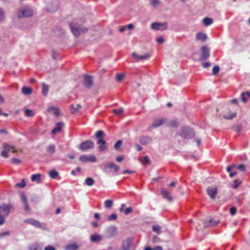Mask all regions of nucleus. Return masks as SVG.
I'll list each match as a JSON object with an SVG mask.
<instances>
[{"label": "nucleus", "instance_id": "obj_1", "mask_svg": "<svg viewBox=\"0 0 250 250\" xmlns=\"http://www.w3.org/2000/svg\"><path fill=\"white\" fill-rule=\"evenodd\" d=\"M105 134L102 130H98L95 134V137L97 138V144L99 145V149L101 151H104L106 148V142L103 139Z\"/></svg>", "mask_w": 250, "mask_h": 250}, {"label": "nucleus", "instance_id": "obj_2", "mask_svg": "<svg viewBox=\"0 0 250 250\" xmlns=\"http://www.w3.org/2000/svg\"><path fill=\"white\" fill-rule=\"evenodd\" d=\"M201 139L199 137H194L188 140V145L191 151L196 152L201 145Z\"/></svg>", "mask_w": 250, "mask_h": 250}, {"label": "nucleus", "instance_id": "obj_3", "mask_svg": "<svg viewBox=\"0 0 250 250\" xmlns=\"http://www.w3.org/2000/svg\"><path fill=\"white\" fill-rule=\"evenodd\" d=\"M12 151L13 153H17V150L15 147L7 143L3 144V150L1 152V156L4 158H7L9 157L8 151Z\"/></svg>", "mask_w": 250, "mask_h": 250}, {"label": "nucleus", "instance_id": "obj_4", "mask_svg": "<svg viewBox=\"0 0 250 250\" xmlns=\"http://www.w3.org/2000/svg\"><path fill=\"white\" fill-rule=\"evenodd\" d=\"M33 15L32 9L28 6H24L20 9L17 12V16L19 19L24 17H29Z\"/></svg>", "mask_w": 250, "mask_h": 250}, {"label": "nucleus", "instance_id": "obj_5", "mask_svg": "<svg viewBox=\"0 0 250 250\" xmlns=\"http://www.w3.org/2000/svg\"><path fill=\"white\" fill-rule=\"evenodd\" d=\"M94 147V143L92 141L88 140L82 142L79 149L83 151H87L89 149H93Z\"/></svg>", "mask_w": 250, "mask_h": 250}, {"label": "nucleus", "instance_id": "obj_6", "mask_svg": "<svg viewBox=\"0 0 250 250\" xmlns=\"http://www.w3.org/2000/svg\"><path fill=\"white\" fill-rule=\"evenodd\" d=\"M70 28L75 37H78L81 32H86L88 29L86 28H80L79 27H76L72 23L70 24Z\"/></svg>", "mask_w": 250, "mask_h": 250}, {"label": "nucleus", "instance_id": "obj_7", "mask_svg": "<svg viewBox=\"0 0 250 250\" xmlns=\"http://www.w3.org/2000/svg\"><path fill=\"white\" fill-rule=\"evenodd\" d=\"M201 55L200 56L201 61L206 60L210 56L209 50L206 46H204L201 48Z\"/></svg>", "mask_w": 250, "mask_h": 250}, {"label": "nucleus", "instance_id": "obj_8", "mask_svg": "<svg viewBox=\"0 0 250 250\" xmlns=\"http://www.w3.org/2000/svg\"><path fill=\"white\" fill-rule=\"evenodd\" d=\"M79 160L83 163H86L88 162H95L96 161V158L95 156L92 155H83L80 157Z\"/></svg>", "mask_w": 250, "mask_h": 250}, {"label": "nucleus", "instance_id": "obj_9", "mask_svg": "<svg viewBox=\"0 0 250 250\" xmlns=\"http://www.w3.org/2000/svg\"><path fill=\"white\" fill-rule=\"evenodd\" d=\"M151 28L154 30H163L167 28V25L166 23L153 22L151 24Z\"/></svg>", "mask_w": 250, "mask_h": 250}, {"label": "nucleus", "instance_id": "obj_10", "mask_svg": "<svg viewBox=\"0 0 250 250\" xmlns=\"http://www.w3.org/2000/svg\"><path fill=\"white\" fill-rule=\"evenodd\" d=\"M207 192L208 195L212 199H215L217 193V189L216 186H211L208 188Z\"/></svg>", "mask_w": 250, "mask_h": 250}, {"label": "nucleus", "instance_id": "obj_11", "mask_svg": "<svg viewBox=\"0 0 250 250\" xmlns=\"http://www.w3.org/2000/svg\"><path fill=\"white\" fill-rule=\"evenodd\" d=\"M83 85L85 87L88 88H91L93 85L92 77L89 75H84Z\"/></svg>", "mask_w": 250, "mask_h": 250}, {"label": "nucleus", "instance_id": "obj_12", "mask_svg": "<svg viewBox=\"0 0 250 250\" xmlns=\"http://www.w3.org/2000/svg\"><path fill=\"white\" fill-rule=\"evenodd\" d=\"M167 119L165 118H157L154 121L152 125V126L154 127H157L164 124Z\"/></svg>", "mask_w": 250, "mask_h": 250}, {"label": "nucleus", "instance_id": "obj_13", "mask_svg": "<svg viewBox=\"0 0 250 250\" xmlns=\"http://www.w3.org/2000/svg\"><path fill=\"white\" fill-rule=\"evenodd\" d=\"M20 197L22 200V202L24 205V209L27 212H29L30 211V208L27 203V200L26 198L25 194L23 193H21L20 194Z\"/></svg>", "mask_w": 250, "mask_h": 250}, {"label": "nucleus", "instance_id": "obj_14", "mask_svg": "<svg viewBox=\"0 0 250 250\" xmlns=\"http://www.w3.org/2000/svg\"><path fill=\"white\" fill-rule=\"evenodd\" d=\"M24 222L26 223H29L37 228H42V225L38 221L33 219H29L25 220Z\"/></svg>", "mask_w": 250, "mask_h": 250}, {"label": "nucleus", "instance_id": "obj_15", "mask_svg": "<svg viewBox=\"0 0 250 250\" xmlns=\"http://www.w3.org/2000/svg\"><path fill=\"white\" fill-rule=\"evenodd\" d=\"M207 38V35L202 32H198L196 35V39L198 41L204 42Z\"/></svg>", "mask_w": 250, "mask_h": 250}, {"label": "nucleus", "instance_id": "obj_16", "mask_svg": "<svg viewBox=\"0 0 250 250\" xmlns=\"http://www.w3.org/2000/svg\"><path fill=\"white\" fill-rule=\"evenodd\" d=\"M152 139L147 136H142L139 139V142L143 145H147L151 143Z\"/></svg>", "mask_w": 250, "mask_h": 250}, {"label": "nucleus", "instance_id": "obj_17", "mask_svg": "<svg viewBox=\"0 0 250 250\" xmlns=\"http://www.w3.org/2000/svg\"><path fill=\"white\" fill-rule=\"evenodd\" d=\"M63 125L62 122L57 123L56 124L55 127L52 129V133L54 134L57 132H60L62 130Z\"/></svg>", "mask_w": 250, "mask_h": 250}, {"label": "nucleus", "instance_id": "obj_18", "mask_svg": "<svg viewBox=\"0 0 250 250\" xmlns=\"http://www.w3.org/2000/svg\"><path fill=\"white\" fill-rule=\"evenodd\" d=\"M161 193L163 196V197L168 201H171L172 200V198L169 194V193L164 188L161 189Z\"/></svg>", "mask_w": 250, "mask_h": 250}, {"label": "nucleus", "instance_id": "obj_19", "mask_svg": "<svg viewBox=\"0 0 250 250\" xmlns=\"http://www.w3.org/2000/svg\"><path fill=\"white\" fill-rule=\"evenodd\" d=\"M10 209V206L8 205L3 204L1 206H0V211L5 213L6 215H8L9 213Z\"/></svg>", "mask_w": 250, "mask_h": 250}, {"label": "nucleus", "instance_id": "obj_20", "mask_svg": "<svg viewBox=\"0 0 250 250\" xmlns=\"http://www.w3.org/2000/svg\"><path fill=\"white\" fill-rule=\"evenodd\" d=\"M117 232V229L115 227H111L108 230V237H111L115 235Z\"/></svg>", "mask_w": 250, "mask_h": 250}, {"label": "nucleus", "instance_id": "obj_21", "mask_svg": "<svg viewBox=\"0 0 250 250\" xmlns=\"http://www.w3.org/2000/svg\"><path fill=\"white\" fill-rule=\"evenodd\" d=\"M105 167L108 168L113 169L114 171L117 172L119 169V167L113 163L106 164Z\"/></svg>", "mask_w": 250, "mask_h": 250}, {"label": "nucleus", "instance_id": "obj_22", "mask_svg": "<svg viewBox=\"0 0 250 250\" xmlns=\"http://www.w3.org/2000/svg\"><path fill=\"white\" fill-rule=\"evenodd\" d=\"M219 221H216L214 222H212V219H210L208 221H205L203 223V226L204 227H207L208 226H215L218 224Z\"/></svg>", "mask_w": 250, "mask_h": 250}, {"label": "nucleus", "instance_id": "obj_23", "mask_svg": "<svg viewBox=\"0 0 250 250\" xmlns=\"http://www.w3.org/2000/svg\"><path fill=\"white\" fill-rule=\"evenodd\" d=\"M21 92L25 95H29L32 93V89L30 87L23 86L21 89Z\"/></svg>", "mask_w": 250, "mask_h": 250}, {"label": "nucleus", "instance_id": "obj_24", "mask_svg": "<svg viewBox=\"0 0 250 250\" xmlns=\"http://www.w3.org/2000/svg\"><path fill=\"white\" fill-rule=\"evenodd\" d=\"M130 245L131 244L130 240H125L124 241L122 244L123 250H129L130 249Z\"/></svg>", "mask_w": 250, "mask_h": 250}, {"label": "nucleus", "instance_id": "obj_25", "mask_svg": "<svg viewBox=\"0 0 250 250\" xmlns=\"http://www.w3.org/2000/svg\"><path fill=\"white\" fill-rule=\"evenodd\" d=\"M58 6L56 4L54 5L52 3L49 4L47 6V10L50 12H55L58 9Z\"/></svg>", "mask_w": 250, "mask_h": 250}, {"label": "nucleus", "instance_id": "obj_26", "mask_svg": "<svg viewBox=\"0 0 250 250\" xmlns=\"http://www.w3.org/2000/svg\"><path fill=\"white\" fill-rule=\"evenodd\" d=\"M47 111L48 112L53 111V113L56 116H58L60 114V110L58 108L54 107H49Z\"/></svg>", "mask_w": 250, "mask_h": 250}, {"label": "nucleus", "instance_id": "obj_27", "mask_svg": "<svg viewBox=\"0 0 250 250\" xmlns=\"http://www.w3.org/2000/svg\"><path fill=\"white\" fill-rule=\"evenodd\" d=\"M102 239V236L99 234H93L91 236L90 240L93 242L100 241Z\"/></svg>", "mask_w": 250, "mask_h": 250}, {"label": "nucleus", "instance_id": "obj_28", "mask_svg": "<svg viewBox=\"0 0 250 250\" xmlns=\"http://www.w3.org/2000/svg\"><path fill=\"white\" fill-rule=\"evenodd\" d=\"M250 98V92L248 91L247 92H243L241 94L242 101L246 103L247 101V98Z\"/></svg>", "mask_w": 250, "mask_h": 250}, {"label": "nucleus", "instance_id": "obj_29", "mask_svg": "<svg viewBox=\"0 0 250 250\" xmlns=\"http://www.w3.org/2000/svg\"><path fill=\"white\" fill-rule=\"evenodd\" d=\"M95 181L92 178H87L85 179L84 184L87 186H92L94 184Z\"/></svg>", "mask_w": 250, "mask_h": 250}, {"label": "nucleus", "instance_id": "obj_30", "mask_svg": "<svg viewBox=\"0 0 250 250\" xmlns=\"http://www.w3.org/2000/svg\"><path fill=\"white\" fill-rule=\"evenodd\" d=\"M49 90V86L45 84V83H43L42 84V93L43 95L46 96Z\"/></svg>", "mask_w": 250, "mask_h": 250}, {"label": "nucleus", "instance_id": "obj_31", "mask_svg": "<svg viewBox=\"0 0 250 250\" xmlns=\"http://www.w3.org/2000/svg\"><path fill=\"white\" fill-rule=\"evenodd\" d=\"M78 246L76 244H69L66 246L65 250H78Z\"/></svg>", "mask_w": 250, "mask_h": 250}, {"label": "nucleus", "instance_id": "obj_32", "mask_svg": "<svg viewBox=\"0 0 250 250\" xmlns=\"http://www.w3.org/2000/svg\"><path fill=\"white\" fill-rule=\"evenodd\" d=\"M24 115L27 117H32L35 115V112L32 110L25 109L24 110Z\"/></svg>", "mask_w": 250, "mask_h": 250}, {"label": "nucleus", "instance_id": "obj_33", "mask_svg": "<svg viewBox=\"0 0 250 250\" xmlns=\"http://www.w3.org/2000/svg\"><path fill=\"white\" fill-rule=\"evenodd\" d=\"M41 174H33L31 176V179L32 182L36 181L39 183L41 180Z\"/></svg>", "mask_w": 250, "mask_h": 250}, {"label": "nucleus", "instance_id": "obj_34", "mask_svg": "<svg viewBox=\"0 0 250 250\" xmlns=\"http://www.w3.org/2000/svg\"><path fill=\"white\" fill-rule=\"evenodd\" d=\"M203 22L205 26H208L213 23V20L209 18H205L203 20Z\"/></svg>", "mask_w": 250, "mask_h": 250}, {"label": "nucleus", "instance_id": "obj_35", "mask_svg": "<svg viewBox=\"0 0 250 250\" xmlns=\"http://www.w3.org/2000/svg\"><path fill=\"white\" fill-rule=\"evenodd\" d=\"M236 116V112H229L228 114H225L224 115V118L228 120H230L235 118Z\"/></svg>", "mask_w": 250, "mask_h": 250}, {"label": "nucleus", "instance_id": "obj_36", "mask_svg": "<svg viewBox=\"0 0 250 250\" xmlns=\"http://www.w3.org/2000/svg\"><path fill=\"white\" fill-rule=\"evenodd\" d=\"M180 135L184 138H186L188 137V128L187 127L181 129Z\"/></svg>", "mask_w": 250, "mask_h": 250}, {"label": "nucleus", "instance_id": "obj_37", "mask_svg": "<svg viewBox=\"0 0 250 250\" xmlns=\"http://www.w3.org/2000/svg\"><path fill=\"white\" fill-rule=\"evenodd\" d=\"M55 146L53 144L50 145L47 147V151L50 154H53L55 152Z\"/></svg>", "mask_w": 250, "mask_h": 250}, {"label": "nucleus", "instance_id": "obj_38", "mask_svg": "<svg viewBox=\"0 0 250 250\" xmlns=\"http://www.w3.org/2000/svg\"><path fill=\"white\" fill-rule=\"evenodd\" d=\"M113 205V202L111 200H106L104 201V207L106 208H109L112 207Z\"/></svg>", "mask_w": 250, "mask_h": 250}, {"label": "nucleus", "instance_id": "obj_39", "mask_svg": "<svg viewBox=\"0 0 250 250\" xmlns=\"http://www.w3.org/2000/svg\"><path fill=\"white\" fill-rule=\"evenodd\" d=\"M152 230L158 234H160L162 232L161 227L157 225L152 226Z\"/></svg>", "mask_w": 250, "mask_h": 250}, {"label": "nucleus", "instance_id": "obj_40", "mask_svg": "<svg viewBox=\"0 0 250 250\" xmlns=\"http://www.w3.org/2000/svg\"><path fill=\"white\" fill-rule=\"evenodd\" d=\"M49 175L51 178L54 179L59 175V173L55 170H52L49 171Z\"/></svg>", "mask_w": 250, "mask_h": 250}, {"label": "nucleus", "instance_id": "obj_41", "mask_svg": "<svg viewBox=\"0 0 250 250\" xmlns=\"http://www.w3.org/2000/svg\"><path fill=\"white\" fill-rule=\"evenodd\" d=\"M195 137V132L193 128H188V140Z\"/></svg>", "mask_w": 250, "mask_h": 250}, {"label": "nucleus", "instance_id": "obj_42", "mask_svg": "<svg viewBox=\"0 0 250 250\" xmlns=\"http://www.w3.org/2000/svg\"><path fill=\"white\" fill-rule=\"evenodd\" d=\"M70 107L72 111H71L72 114H74L78 111V109L81 107V106L80 104H76V107H74L73 104L71 105Z\"/></svg>", "mask_w": 250, "mask_h": 250}, {"label": "nucleus", "instance_id": "obj_43", "mask_svg": "<svg viewBox=\"0 0 250 250\" xmlns=\"http://www.w3.org/2000/svg\"><path fill=\"white\" fill-rule=\"evenodd\" d=\"M125 75L124 73H117L116 74V80L118 82H121L125 78Z\"/></svg>", "mask_w": 250, "mask_h": 250}, {"label": "nucleus", "instance_id": "obj_44", "mask_svg": "<svg viewBox=\"0 0 250 250\" xmlns=\"http://www.w3.org/2000/svg\"><path fill=\"white\" fill-rule=\"evenodd\" d=\"M113 112L116 115L121 116L123 112V109L122 108L114 109L113 110Z\"/></svg>", "mask_w": 250, "mask_h": 250}, {"label": "nucleus", "instance_id": "obj_45", "mask_svg": "<svg viewBox=\"0 0 250 250\" xmlns=\"http://www.w3.org/2000/svg\"><path fill=\"white\" fill-rule=\"evenodd\" d=\"M140 161L143 164H149L150 162L149 158L147 156H144L141 157L140 158Z\"/></svg>", "mask_w": 250, "mask_h": 250}, {"label": "nucleus", "instance_id": "obj_46", "mask_svg": "<svg viewBox=\"0 0 250 250\" xmlns=\"http://www.w3.org/2000/svg\"><path fill=\"white\" fill-rule=\"evenodd\" d=\"M26 186V183L24 179H22L21 183H17L15 187H20L21 188H23L25 187Z\"/></svg>", "mask_w": 250, "mask_h": 250}, {"label": "nucleus", "instance_id": "obj_47", "mask_svg": "<svg viewBox=\"0 0 250 250\" xmlns=\"http://www.w3.org/2000/svg\"><path fill=\"white\" fill-rule=\"evenodd\" d=\"M241 184V182L240 181H238L236 180L234 181L233 184L231 185V187L234 188H237L239 185Z\"/></svg>", "mask_w": 250, "mask_h": 250}, {"label": "nucleus", "instance_id": "obj_48", "mask_svg": "<svg viewBox=\"0 0 250 250\" xmlns=\"http://www.w3.org/2000/svg\"><path fill=\"white\" fill-rule=\"evenodd\" d=\"M150 56V54L148 53L144 54L142 55H139L138 56V60H145L148 58Z\"/></svg>", "mask_w": 250, "mask_h": 250}, {"label": "nucleus", "instance_id": "obj_49", "mask_svg": "<svg viewBox=\"0 0 250 250\" xmlns=\"http://www.w3.org/2000/svg\"><path fill=\"white\" fill-rule=\"evenodd\" d=\"M122 144V141L121 140H118L116 142V143L114 144V147L116 150H118Z\"/></svg>", "mask_w": 250, "mask_h": 250}, {"label": "nucleus", "instance_id": "obj_50", "mask_svg": "<svg viewBox=\"0 0 250 250\" xmlns=\"http://www.w3.org/2000/svg\"><path fill=\"white\" fill-rule=\"evenodd\" d=\"M11 163L14 165H18L21 164V161L20 159L13 158L11 160Z\"/></svg>", "mask_w": 250, "mask_h": 250}, {"label": "nucleus", "instance_id": "obj_51", "mask_svg": "<svg viewBox=\"0 0 250 250\" xmlns=\"http://www.w3.org/2000/svg\"><path fill=\"white\" fill-rule=\"evenodd\" d=\"M178 123L177 121L176 120H172L171 121L168 123V125L171 127H177L178 125Z\"/></svg>", "mask_w": 250, "mask_h": 250}, {"label": "nucleus", "instance_id": "obj_52", "mask_svg": "<svg viewBox=\"0 0 250 250\" xmlns=\"http://www.w3.org/2000/svg\"><path fill=\"white\" fill-rule=\"evenodd\" d=\"M219 67L218 66H214L212 68V73L213 75H216L219 73Z\"/></svg>", "mask_w": 250, "mask_h": 250}, {"label": "nucleus", "instance_id": "obj_53", "mask_svg": "<svg viewBox=\"0 0 250 250\" xmlns=\"http://www.w3.org/2000/svg\"><path fill=\"white\" fill-rule=\"evenodd\" d=\"M237 208L235 207H231L229 209V213L231 215H234L236 212Z\"/></svg>", "mask_w": 250, "mask_h": 250}, {"label": "nucleus", "instance_id": "obj_54", "mask_svg": "<svg viewBox=\"0 0 250 250\" xmlns=\"http://www.w3.org/2000/svg\"><path fill=\"white\" fill-rule=\"evenodd\" d=\"M117 218V215L115 213H112L108 217V221H110L111 220H115Z\"/></svg>", "mask_w": 250, "mask_h": 250}, {"label": "nucleus", "instance_id": "obj_55", "mask_svg": "<svg viewBox=\"0 0 250 250\" xmlns=\"http://www.w3.org/2000/svg\"><path fill=\"white\" fill-rule=\"evenodd\" d=\"M146 250H163L162 247L161 246H157L154 248L147 247L146 248Z\"/></svg>", "mask_w": 250, "mask_h": 250}, {"label": "nucleus", "instance_id": "obj_56", "mask_svg": "<svg viewBox=\"0 0 250 250\" xmlns=\"http://www.w3.org/2000/svg\"><path fill=\"white\" fill-rule=\"evenodd\" d=\"M237 169L241 171H244L246 170V167L244 164H240L238 166Z\"/></svg>", "mask_w": 250, "mask_h": 250}, {"label": "nucleus", "instance_id": "obj_57", "mask_svg": "<svg viewBox=\"0 0 250 250\" xmlns=\"http://www.w3.org/2000/svg\"><path fill=\"white\" fill-rule=\"evenodd\" d=\"M133 210H132V208L131 207H128V208H127L125 210L124 212L126 214V215H127L130 213H131L132 212Z\"/></svg>", "mask_w": 250, "mask_h": 250}, {"label": "nucleus", "instance_id": "obj_58", "mask_svg": "<svg viewBox=\"0 0 250 250\" xmlns=\"http://www.w3.org/2000/svg\"><path fill=\"white\" fill-rule=\"evenodd\" d=\"M51 56L54 60H56V59H57V58L58 56V53L55 51H52Z\"/></svg>", "mask_w": 250, "mask_h": 250}, {"label": "nucleus", "instance_id": "obj_59", "mask_svg": "<svg viewBox=\"0 0 250 250\" xmlns=\"http://www.w3.org/2000/svg\"><path fill=\"white\" fill-rule=\"evenodd\" d=\"M159 3V0H151V4L154 6H156Z\"/></svg>", "mask_w": 250, "mask_h": 250}, {"label": "nucleus", "instance_id": "obj_60", "mask_svg": "<svg viewBox=\"0 0 250 250\" xmlns=\"http://www.w3.org/2000/svg\"><path fill=\"white\" fill-rule=\"evenodd\" d=\"M5 222V219L4 215L0 214V225H3Z\"/></svg>", "mask_w": 250, "mask_h": 250}, {"label": "nucleus", "instance_id": "obj_61", "mask_svg": "<svg viewBox=\"0 0 250 250\" xmlns=\"http://www.w3.org/2000/svg\"><path fill=\"white\" fill-rule=\"evenodd\" d=\"M210 63L209 62H205L202 63V66H203V67L205 68L210 67Z\"/></svg>", "mask_w": 250, "mask_h": 250}, {"label": "nucleus", "instance_id": "obj_62", "mask_svg": "<svg viewBox=\"0 0 250 250\" xmlns=\"http://www.w3.org/2000/svg\"><path fill=\"white\" fill-rule=\"evenodd\" d=\"M4 17V14L3 11L0 8V21L2 20Z\"/></svg>", "mask_w": 250, "mask_h": 250}, {"label": "nucleus", "instance_id": "obj_63", "mask_svg": "<svg viewBox=\"0 0 250 250\" xmlns=\"http://www.w3.org/2000/svg\"><path fill=\"white\" fill-rule=\"evenodd\" d=\"M44 250H56V249L53 246H48L45 248Z\"/></svg>", "mask_w": 250, "mask_h": 250}, {"label": "nucleus", "instance_id": "obj_64", "mask_svg": "<svg viewBox=\"0 0 250 250\" xmlns=\"http://www.w3.org/2000/svg\"><path fill=\"white\" fill-rule=\"evenodd\" d=\"M157 42L158 43H159L160 44H162L164 42V40L163 38L160 37L157 39Z\"/></svg>", "mask_w": 250, "mask_h": 250}]
</instances>
